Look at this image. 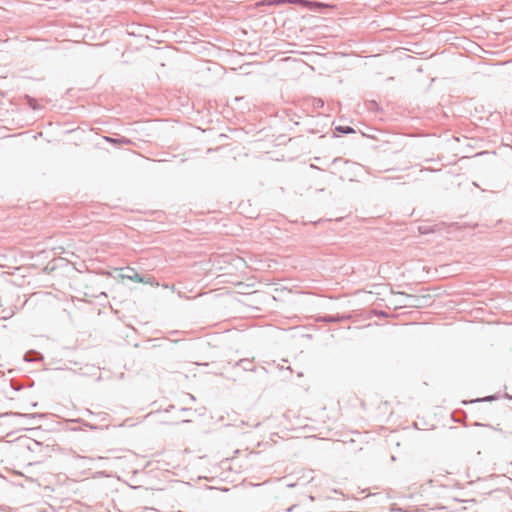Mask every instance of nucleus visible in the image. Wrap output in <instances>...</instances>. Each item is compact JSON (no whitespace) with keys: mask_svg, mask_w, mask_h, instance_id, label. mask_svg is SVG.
I'll return each instance as SVG.
<instances>
[{"mask_svg":"<svg viewBox=\"0 0 512 512\" xmlns=\"http://www.w3.org/2000/svg\"><path fill=\"white\" fill-rule=\"evenodd\" d=\"M125 270V273L119 275L120 278L129 279L138 283L144 280V277L141 276L134 268L127 267Z\"/></svg>","mask_w":512,"mask_h":512,"instance_id":"1","label":"nucleus"},{"mask_svg":"<svg viewBox=\"0 0 512 512\" xmlns=\"http://www.w3.org/2000/svg\"><path fill=\"white\" fill-rule=\"evenodd\" d=\"M348 319L346 316H324L317 318V321H324V322H341Z\"/></svg>","mask_w":512,"mask_h":512,"instance_id":"2","label":"nucleus"},{"mask_svg":"<svg viewBox=\"0 0 512 512\" xmlns=\"http://www.w3.org/2000/svg\"><path fill=\"white\" fill-rule=\"evenodd\" d=\"M105 140L110 142V143H113V144H124V145H129L132 143V141L128 138H125V137H121V138H111V137H105Z\"/></svg>","mask_w":512,"mask_h":512,"instance_id":"3","label":"nucleus"},{"mask_svg":"<svg viewBox=\"0 0 512 512\" xmlns=\"http://www.w3.org/2000/svg\"><path fill=\"white\" fill-rule=\"evenodd\" d=\"M312 106L315 111L322 108L324 106V101L320 98H313L312 99Z\"/></svg>","mask_w":512,"mask_h":512,"instance_id":"4","label":"nucleus"},{"mask_svg":"<svg viewBox=\"0 0 512 512\" xmlns=\"http://www.w3.org/2000/svg\"><path fill=\"white\" fill-rule=\"evenodd\" d=\"M335 130L343 134L354 133V129L349 126H338Z\"/></svg>","mask_w":512,"mask_h":512,"instance_id":"5","label":"nucleus"},{"mask_svg":"<svg viewBox=\"0 0 512 512\" xmlns=\"http://www.w3.org/2000/svg\"><path fill=\"white\" fill-rule=\"evenodd\" d=\"M496 399H498L497 395H491V396H486L484 398H478V399H475V400H471L470 403L484 402V401H493V400H496Z\"/></svg>","mask_w":512,"mask_h":512,"instance_id":"6","label":"nucleus"},{"mask_svg":"<svg viewBox=\"0 0 512 512\" xmlns=\"http://www.w3.org/2000/svg\"><path fill=\"white\" fill-rule=\"evenodd\" d=\"M144 277V280L141 282V283H145V284H151L153 285L154 284V278L151 277V276H143Z\"/></svg>","mask_w":512,"mask_h":512,"instance_id":"7","label":"nucleus"},{"mask_svg":"<svg viewBox=\"0 0 512 512\" xmlns=\"http://www.w3.org/2000/svg\"><path fill=\"white\" fill-rule=\"evenodd\" d=\"M26 98L28 99L29 106L32 107L33 109H35L36 108V100L29 96H26Z\"/></svg>","mask_w":512,"mask_h":512,"instance_id":"8","label":"nucleus"},{"mask_svg":"<svg viewBox=\"0 0 512 512\" xmlns=\"http://www.w3.org/2000/svg\"><path fill=\"white\" fill-rule=\"evenodd\" d=\"M296 3L298 0H275L273 3L281 4V3Z\"/></svg>","mask_w":512,"mask_h":512,"instance_id":"9","label":"nucleus"},{"mask_svg":"<svg viewBox=\"0 0 512 512\" xmlns=\"http://www.w3.org/2000/svg\"><path fill=\"white\" fill-rule=\"evenodd\" d=\"M409 299L413 300L411 302H409V306H417L416 304H414V301H417L416 297L415 296H408Z\"/></svg>","mask_w":512,"mask_h":512,"instance_id":"10","label":"nucleus"},{"mask_svg":"<svg viewBox=\"0 0 512 512\" xmlns=\"http://www.w3.org/2000/svg\"><path fill=\"white\" fill-rule=\"evenodd\" d=\"M391 512H408L407 510H402L401 508L395 509L391 508Z\"/></svg>","mask_w":512,"mask_h":512,"instance_id":"11","label":"nucleus"},{"mask_svg":"<svg viewBox=\"0 0 512 512\" xmlns=\"http://www.w3.org/2000/svg\"><path fill=\"white\" fill-rule=\"evenodd\" d=\"M296 485H298V483L287 482L288 487H294Z\"/></svg>","mask_w":512,"mask_h":512,"instance_id":"12","label":"nucleus"},{"mask_svg":"<svg viewBox=\"0 0 512 512\" xmlns=\"http://www.w3.org/2000/svg\"><path fill=\"white\" fill-rule=\"evenodd\" d=\"M84 425H85V426H87V427H89L90 429H95V428H96L95 426H92V425H90V424H88V423H85Z\"/></svg>","mask_w":512,"mask_h":512,"instance_id":"13","label":"nucleus"},{"mask_svg":"<svg viewBox=\"0 0 512 512\" xmlns=\"http://www.w3.org/2000/svg\"><path fill=\"white\" fill-rule=\"evenodd\" d=\"M293 508H294V506L287 508L286 512H292Z\"/></svg>","mask_w":512,"mask_h":512,"instance_id":"14","label":"nucleus"},{"mask_svg":"<svg viewBox=\"0 0 512 512\" xmlns=\"http://www.w3.org/2000/svg\"><path fill=\"white\" fill-rule=\"evenodd\" d=\"M446 507L445 506H442V507H432L431 509H445Z\"/></svg>","mask_w":512,"mask_h":512,"instance_id":"15","label":"nucleus"},{"mask_svg":"<svg viewBox=\"0 0 512 512\" xmlns=\"http://www.w3.org/2000/svg\"><path fill=\"white\" fill-rule=\"evenodd\" d=\"M506 398H509V399H512V396L508 395V394H505L504 395Z\"/></svg>","mask_w":512,"mask_h":512,"instance_id":"16","label":"nucleus"}]
</instances>
